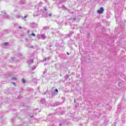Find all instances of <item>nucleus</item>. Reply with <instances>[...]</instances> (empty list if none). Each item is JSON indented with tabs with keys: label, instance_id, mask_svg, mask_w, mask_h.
I'll return each instance as SVG.
<instances>
[{
	"label": "nucleus",
	"instance_id": "nucleus-32",
	"mask_svg": "<svg viewBox=\"0 0 126 126\" xmlns=\"http://www.w3.org/2000/svg\"><path fill=\"white\" fill-rule=\"evenodd\" d=\"M1 15V14H0V16Z\"/></svg>",
	"mask_w": 126,
	"mask_h": 126
},
{
	"label": "nucleus",
	"instance_id": "nucleus-24",
	"mask_svg": "<svg viewBox=\"0 0 126 126\" xmlns=\"http://www.w3.org/2000/svg\"><path fill=\"white\" fill-rule=\"evenodd\" d=\"M25 40L27 41H28V39L27 38H26Z\"/></svg>",
	"mask_w": 126,
	"mask_h": 126
},
{
	"label": "nucleus",
	"instance_id": "nucleus-17",
	"mask_svg": "<svg viewBox=\"0 0 126 126\" xmlns=\"http://www.w3.org/2000/svg\"><path fill=\"white\" fill-rule=\"evenodd\" d=\"M11 80H16V78H12Z\"/></svg>",
	"mask_w": 126,
	"mask_h": 126
},
{
	"label": "nucleus",
	"instance_id": "nucleus-16",
	"mask_svg": "<svg viewBox=\"0 0 126 126\" xmlns=\"http://www.w3.org/2000/svg\"><path fill=\"white\" fill-rule=\"evenodd\" d=\"M55 92H57V93L56 94H57V93H59V91L58 90V89H55Z\"/></svg>",
	"mask_w": 126,
	"mask_h": 126
},
{
	"label": "nucleus",
	"instance_id": "nucleus-11",
	"mask_svg": "<svg viewBox=\"0 0 126 126\" xmlns=\"http://www.w3.org/2000/svg\"><path fill=\"white\" fill-rule=\"evenodd\" d=\"M22 82L23 83H26V81L25 80V79H22Z\"/></svg>",
	"mask_w": 126,
	"mask_h": 126
},
{
	"label": "nucleus",
	"instance_id": "nucleus-8",
	"mask_svg": "<svg viewBox=\"0 0 126 126\" xmlns=\"http://www.w3.org/2000/svg\"><path fill=\"white\" fill-rule=\"evenodd\" d=\"M40 102L41 103V104H45V103H46V100H45V99H41L40 100Z\"/></svg>",
	"mask_w": 126,
	"mask_h": 126
},
{
	"label": "nucleus",
	"instance_id": "nucleus-6",
	"mask_svg": "<svg viewBox=\"0 0 126 126\" xmlns=\"http://www.w3.org/2000/svg\"><path fill=\"white\" fill-rule=\"evenodd\" d=\"M19 1L22 4H24V3H25V0H20Z\"/></svg>",
	"mask_w": 126,
	"mask_h": 126
},
{
	"label": "nucleus",
	"instance_id": "nucleus-15",
	"mask_svg": "<svg viewBox=\"0 0 126 126\" xmlns=\"http://www.w3.org/2000/svg\"><path fill=\"white\" fill-rule=\"evenodd\" d=\"M32 36H33V37H35V36H36V34H35V33H32Z\"/></svg>",
	"mask_w": 126,
	"mask_h": 126
},
{
	"label": "nucleus",
	"instance_id": "nucleus-19",
	"mask_svg": "<svg viewBox=\"0 0 126 126\" xmlns=\"http://www.w3.org/2000/svg\"><path fill=\"white\" fill-rule=\"evenodd\" d=\"M29 48H34V47H33V46H31V47H29Z\"/></svg>",
	"mask_w": 126,
	"mask_h": 126
},
{
	"label": "nucleus",
	"instance_id": "nucleus-7",
	"mask_svg": "<svg viewBox=\"0 0 126 126\" xmlns=\"http://www.w3.org/2000/svg\"><path fill=\"white\" fill-rule=\"evenodd\" d=\"M41 37L42 39H43L44 40L46 38V35H45V34H42L41 35Z\"/></svg>",
	"mask_w": 126,
	"mask_h": 126
},
{
	"label": "nucleus",
	"instance_id": "nucleus-30",
	"mask_svg": "<svg viewBox=\"0 0 126 126\" xmlns=\"http://www.w3.org/2000/svg\"><path fill=\"white\" fill-rule=\"evenodd\" d=\"M11 122H12V119H11Z\"/></svg>",
	"mask_w": 126,
	"mask_h": 126
},
{
	"label": "nucleus",
	"instance_id": "nucleus-10",
	"mask_svg": "<svg viewBox=\"0 0 126 126\" xmlns=\"http://www.w3.org/2000/svg\"><path fill=\"white\" fill-rule=\"evenodd\" d=\"M8 42H4L3 44H2V45L3 46L6 47V46H8Z\"/></svg>",
	"mask_w": 126,
	"mask_h": 126
},
{
	"label": "nucleus",
	"instance_id": "nucleus-26",
	"mask_svg": "<svg viewBox=\"0 0 126 126\" xmlns=\"http://www.w3.org/2000/svg\"><path fill=\"white\" fill-rule=\"evenodd\" d=\"M75 102H76V100L74 99V103H75Z\"/></svg>",
	"mask_w": 126,
	"mask_h": 126
},
{
	"label": "nucleus",
	"instance_id": "nucleus-9",
	"mask_svg": "<svg viewBox=\"0 0 126 126\" xmlns=\"http://www.w3.org/2000/svg\"><path fill=\"white\" fill-rule=\"evenodd\" d=\"M1 13H3V14H4V15H6L7 14V13H6V11L4 10L1 11Z\"/></svg>",
	"mask_w": 126,
	"mask_h": 126
},
{
	"label": "nucleus",
	"instance_id": "nucleus-2",
	"mask_svg": "<svg viewBox=\"0 0 126 126\" xmlns=\"http://www.w3.org/2000/svg\"><path fill=\"white\" fill-rule=\"evenodd\" d=\"M3 18L4 19H8V20H10V19H11V17H10L9 15H7V14L6 15H5Z\"/></svg>",
	"mask_w": 126,
	"mask_h": 126
},
{
	"label": "nucleus",
	"instance_id": "nucleus-31",
	"mask_svg": "<svg viewBox=\"0 0 126 126\" xmlns=\"http://www.w3.org/2000/svg\"><path fill=\"white\" fill-rule=\"evenodd\" d=\"M75 19V18H74L73 20H74Z\"/></svg>",
	"mask_w": 126,
	"mask_h": 126
},
{
	"label": "nucleus",
	"instance_id": "nucleus-29",
	"mask_svg": "<svg viewBox=\"0 0 126 126\" xmlns=\"http://www.w3.org/2000/svg\"><path fill=\"white\" fill-rule=\"evenodd\" d=\"M31 118H33V116H31Z\"/></svg>",
	"mask_w": 126,
	"mask_h": 126
},
{
	"label": "nucleus",
	"instance_id": "nucleus-23",
	"mask_svg": "<svg viewBox=\"0 0 126 126\" xmlns=\"http://www.w3.org/2000/svg\"><path fill=\"white\" fill-rule=\"evenodd\" d=\"M43 61H47V58H45Z\"/></svg>",
	"mask_w": 126,
	"mask_h": 126
},
{
	"label": "nucleus",
	"instance_id": "nucleus-20",
	"mask_svg": "<svg viewBox=\"0 0 126 126\" xmlns=\"http://www.w3.org/2000/svg\"><path fill=\"white\" fill-rule=\"evenodd\" d=\"M19 29H22V27H19Z\"/></svg>",
	"mask_w": 126,
	"mask_h": 126
},
{
	"label": "nucleus",
	"instance_id": "nucleus-3",
	"mask_svg": "<svg viewBox=\"0 0 126 126\" xmlns=\"http://www.w3.org/2000/svg\"><path fill=\"white\" fill-rule=\"evenodd\" d=\"M32 28H38V24L35 23H32Z\"/></svg>",
	"mask_w": 126,
	"mask_h": 126
},
{
	"label": "nucleus",
	"instance_id": "nucleus-21",
	"mask_svg": "<svg viewBox=\"0 0 126 126\" xmlns=\"http://www.w3.org/2000/svg\"><path fill=\"white\" fill-rule=\"evenodd\" d=\"M30 30H28V31H27V33H30Z\"/></svg>",
	"mask_w": 126,
	"mask_h": 126
},
{
	"label": "nucleus",
	"instance_id": "nucleus-4",
	"mask_svg": "<svg viewBox=\"0 0 126 126\" xmlns=\"http://www.w3.org/2000/svg\"><path fill=\"white\" fill-rule=\"evenodd\" d=\"M34 63V61L33 60H31L28 61L29 65H30V64H31V63Z\"/></svg>",
	"mask_w": 126,
	"mask_h": 126
},
{
	"label": "nucleus",
	"instance_id": "nucleus-28",
	"mask_svg": "<svg viewBox=\"0 0 126 126\" xmlns=\"http://www.w3.org/2000/svg\"><path fill=\"white\" fill-rule=\"evenodd\" d=\"M59 126H62V124H60Z\"/></svg>",
	"mask_w": 126,
	"mask_h": 126
},
{
	"label": "nucleus",
	"instance_id": "nucleus-33",
	"mask_svg": "<svg viewBox=\"0 0 126 126\" xmlns=\"http://www.w3.org/2000/svg\"><path fill=\"white\" fill-rule=\"evenodd\" d=\"M33 16H35V15H33Z\"/></svg>",
	"mask_w": 126,
	"mask_h": 126
},
{
	"label": "nucleus",
	"instance_id": "nucleus-25",
	"mask_svg": "<svg viewBox=\"0 0 126 126\" xmlns=\"http://www.w3.org/2000/svg\"><path fill=\"white\" fill-rule=\"evenodd\" d=\"M67 55H69V53L67 52Z\"/></svg>",
	"mask_w": 126,
	"mask_h": 126
},
{
	"label": "nucleus",
	"instance_id": "nucleus-14",
	"mask_svg": "<svg viewBox=\"0 0 126 126\" xmlns=\"http://www.w3.org/2000/svg\"><path fill=\"white\" fill-rule=\"evenodd\" d=\"M36 69V66H33L32 67V70H34V69Z\"/></svg>",
	"mask_w": 126,
	"mask_h": 126
},
{
	"label": "nucleus",
	"instance_id": "nucleus-18",
	"mask_svg": "<svg viewBox=\"0 0 126 126\" xmlns=\"http://www.w3.org/2000/svg\"><path fill=\"white\" fill-rule=\"evenodd\" d=\"M11 83H12V84H13L14 86H16V84L15 83H13L12 82Z\"/></svg>",
	"mask_w": 126,
	"mask_h": 126
},
{
	"label": "nucleus",
	"instance_id": "nucleus-5",
	"mask_svg": "<svg viewBox=\"0 0 126 126\" xmlns=\"http://www.w3.org/2000/svg\"><path fill=\"white\" fill-rule=\"evenodd\" d=\"M43 30H49V29H50V27L49 26L43 27Z\"/></svg>",
	"mask_w": 126,
	"mask_h": 126
},
{
	"label": "nucleus",
	"instance_id": "nucleus-12",
	"mask_svg": "<svg viewBox=\"0 0 126 126\" xmlns=\"http://www.w3.org/2000/svg\"><path fill=\"white\" fill-rule=\"evenodd\" d=\"M27 17V16H25L24 17L22 18L23 20H25V21H26V18Z\"/></svg>",
	"mask_w": 126,
	"mask_h": 126
},
{
	"label": "nucleus",
	"instance_id": "nucleus-22",
	"mask_svg": "<svg viewBox=\"0 0 126 126\" xmlns=\"http://www.w3.org/2000/svg\"><path fill=\"white\" fill-rule=\"evenodd\" d=\"M49 16H52V13L49 14Z\"/></svg>",
	"mask_w": 126,
	"mask_h": 126
},
{
	"label": "nucleus",
	"instance_id": "nucleus-1",
	"mask_svg": "<svg viewBox=\"0 0 126 126\" xmlns=\"http://www.w3.org/2000/svg\"><path fill=\"white\" fill-rule=\"evenodd\" d=\"M97 12L98 14H102L103 12H104V8L103 7H101L100 9L97 11Z\"/></svg>",
	"mask_w": 126,
	"mask_h": 126
},
{
	"label": "nucleus",
	"instance_id": "nucleus-13",
	"mask_svg": "<svg viewBox=\"0 0 126 126\" xmlns=\"http://www.w3.org/2000/svg\"><path fill=\"white\" fill-rule=\"evenodd\" d=\"M62 7L63 8V9H66V8L65 7V5H62Z\"/></svg>",
	"mask_w": 126,
	"mask_h": 126
},
{
	"label": "nucleus",
	"instance_id": "nucleus-27",
	"mask_svg": "<svg viewBox=\"0 0 126 126\" xmlns=\"http://www.w3.org/2000/svg\"><path fill=\"white\" fill-rule=\"evenodd\" d=\"M45 10L46 11V10H47V9L45 8Z\"/></svg>",
	"mask_w": 126,
	"mask_h": 126
}]
</instances>
